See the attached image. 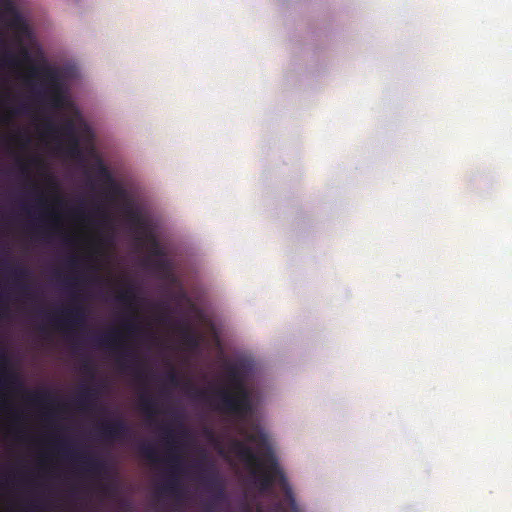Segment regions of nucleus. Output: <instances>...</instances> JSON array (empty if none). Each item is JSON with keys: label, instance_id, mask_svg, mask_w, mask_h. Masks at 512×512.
I'll list each match as a JSON object with an SVG mask.
<instances>
[{"label": "nucleus", "instance_id": "obj_1", "mask_svg": "<svg viewBox=\"0 0 512 512\" xmlns=\"http://www.w3.org/2000/svg\"><path fill=\"white\" fill-rule=\"evenodd\" d=\"M246 441L233 440L231 451L249 468L261 490L267 491L278 484L289 503L295 506L292 489L267 435L262 431L248 433Z\"/></svg>", "mask_w": 512, "mask_h": 512}, {"label": "nucleus", "instance_id": "obj_2", "mask_svg": "<svg viewBox=\"0 0 512 512\" xmlns=\"http://www.w3.org/2000/svg\"><path fill=\"white\" fill-rule=\"evenodd\" d=\"M242 364H228L226 366L229 387L215 391L217 401L214 408L226 415L244 420L253 411V400L250 389L245 384Z\"/></svg>", "mask_w": 512, "mask_h": 512}, {"label": "nucleus", "instance_id": "obj_3", "mask_svg": "<svg viewBox=\"0 0 512 512\" xmlns=\"http://www.w3.org/2000/svg\"><path fill=\"white\" fill-rule=\"evenodd\" d=\"M98 347L108 348L117 353L116 363L123 373L131 374L135 380L144 383L148 380V373L141 361L133 351L122 342V334L119 330H112L93 338Z\"/></svg>", "mask_w": 512, "mask_h": 512}, {"label": "nucleus", "instance_id": "obj_4", "mask_svg": "<svg viewBox=\"0 0 512 512\" xmlns=\"http://www.w3.org/2000/svg\"><path fill=\"white\" fill-rule=\"evenodd\" d=\"M163 438L166 441L167 457L164 459L170 466V473L165 483L159 488L160 494L169 495L177 502L183 498V489L178 477L181 471L182 457L175 445V431L168 426L161 427Z\"/></svg>", "mask_w": 512, "mask_h": 512}, {"label": "nucleus", "instance_id": "obj_5", "mask_svg": "<svg viewBox=\"0 0 512 512\" xmlns=\"http://www.w3.org/2000/svg\"><path fill=\"white\" fill-rule=\"evenodd\" d=\"M29 78H41L47 85V95L50 104L54 108H62L65 103V95L59 71L49 65L31 66Z\"/></svg>", "mask_w": 512, "mask_h": 512}, {"label": "nucleus", "instance_id": "obj_6", "mask_svg": "<svg viewBox=\"0 0 512 512\" xmlns=\"http://www.w3.org/2000/svg\"><path fill=\"white\" fill-rule=\"evenodd\" d=\"M196 466L200 468V483L208 492L212 493L211 500L206 505V510L212 512L216 505L226 500L223 481L213 466L202 467L201 463H198Z\"/></svg>", "mask_w": 512, "mask_h": 512}, {"label": "nucleus", "instance_id": "obj_7", "mask_svg": "<svg viewBox=\"0 0 512 512\" xmlns=\"http://www.w3.org/2000/svg\"><path fill=\"white\" fill-rule=\"evenodd\" d=\"M74 305L71 308L61 312V316H53L50 322L54 327L65 332H70L77 328H82L86 323V310L83 305L78 303V298L73 296Z\"/></svg>", "mask_w": 512, "mask_h": 512}, {"label": "nucleus", "instance_id": "obj_8", "mask_svg": "<svg viewBox=\"0 0 512 512\" xmlns=\"http://www.w3.org/2000/svg\"><path fill=\"white\" fill-rule=\"evenodd\" d=\"M116 299L125 305L131 312L122 322L123 329L129 334L134 335L141 330L139 323L136 321L135 304L137 302L136 288L131 282H126L125 289L119 291Z\"/></svg>", "mask_w": 512, "mask_h": 512}, {"label": "nucleus", "instance_id": "obj_9", "mask_svg": "<svg viewBox=\"0 0 512 512\" xmlns=\"http://www.w3.org/2000/svg\"><path fill=\"white\" fill-rule=\"evenodd\" d=\"M46 133L54 136L61 132L67 139V152L71 157L78 158L82 155L79 137L76 133L75 123L72 119H68L61 127L56 126L52 122H47L45 126Z\"/></svg>", "mask_w": 512, "mask_h": 512}, {"label": "nucleus", "instance_id": "obj_10", "mask_svg": "<svg viewBox=\"0 0 512 512\" xmlns=\"http://www.w3.org/2000/svg\"><path fill=\"white\" fill-rule=\"evenodd\" d=\"M57 446L63 454L70 455L73 460L83 464L84 470L90 475L96 477L107 475L108 468L104 461L86 454L69 453L68 445L65 441L57 442Z\"/></svg>", "mask_w": 512, "mask_h": 512}, {"label": "nucleus", "instance_id": "obj_11", "mask_svg": "<svg viewBox=\"0 0 512 512\" xmlns=\"http://www.w3.org/2000/svg\"><path fill=\"white\" fill-rule=\"evenodd\" d=\"M99 432L109 441H124L131 437V429L122 419L101 423Z\"/></svg>", "mask_w": 512, "mask_h": 512}, {"label": "nucleus", "instance_id": "obj_12", "mask_svg": "<svg viewBox=\"0 0 512 512\" xmlns=\"http://www.w3.org/2000/svg\"><path fill=\"white\" fill-rule=\"evenodd\" d=\"M0 360L3 364L0 366V387L12 390L22 389L23 383L20 379V376L7 367L8 358L2 352H0Z\"/></svg>", "mask_w": 512, "mask_h": 512}, {"label": "nucleus", "instance_id": "obj_13", "mask_svg": "<svg viewBox=\"0 0 512 512\" xmlns=\"http://www.w3.org/2000/svg\"><path fill=\"white\" fill-rule=\"evenodd\" d=\"M94 168L98 179L108 188H110L114 193H118L119 187L117 186L111 172L101 159L96 160Z\"/></svg>", "mask_w": 512, "mask_h": 512}, {"label": "nucleus", "instance_id": "obj_14", "mask_svg": "<svg viewBox=\"0 0 512 512\" xmlns=\"http://www.w3.org/2000/svg\"><path fill=\"white\" fill-rule=\"evenodd\" d=\"M98 390L93 387H83L79 391L75 402L80 409L87 410L91 408L98 397Z\"/></svg>", "mask_w": 512, "mask_h": 512}, {"label": "nucleus", "instance_id": "obj_15", "mask_svg": "<svg viewBox=\"0 0 512 512\" xmlns=\"http://www.w3.org/2000/svg\"><path fill=\"white\" fill-rule=\"evenodd\" d=\"M139 407L140 410L143 411L150 420L159 414L157 401L147 392L140 394Z\"/></svg>", "mask_w": 512, "mask_h": 512}, {"label": "nucleus", "instance_id": "obj_16", "mask_svg": "<svg viewBox=\"0 0 512 512\" xmlns=\"http://www.w3.org/2000/svg\"><path fill=\"white\" fill-rule=\"evenodd\" d=\"M6 11L11 14V19L9 21L10 27L21 34H26L28 32V25L26 24L22 15L13 7L10 2L7 3Z\"/></svg>", "mask_w": 512, "mask_h": 512}, {"label": "nucleus", "instance_id": "obj_17", "mask_svg": "<svg viewBox=\"0 0 512 512\" xmlns=\"http://www.w3.org/2000/svg\"><path fill=\"white\" fill-rule=\"evenodd\" d=\"M139 452L145 459H147L153 464H158L162 462V459L159 457L157 449L149 443H142L139 447Z\"/></svg>", "mask_w": 512, "mask_h": 512}, {"label": "nucleus", "instance_id": "obj_18", "mask_svg": "<svg viewBox=\"0 0 512 512\" xmlns=\"http://www.w3.org/2000/svg\"><path fill=\"white\" fill-rule=\"evenodd\" d=\"M154 269L164 276L170 274L172 266L170 261L165 257H159L153 262Z\"/></svg>", "mask_w": 512, "mask_h": 512}, {"label": "nucleus", "instance_id": "obj_19", "mask_svg": "<svg viewBox=\"0 0 512 512\" xmlns=\"http://www.w3.org/2000/svg\"><path fill=\"white\" fill-rule=\"evenodd\" d=\"M29 400L33 404L44 406L52 402V396L50 393L46 391L35 392L33 394H30Z\"/></svg>", "mask_w": 512, "mask_h": 512}, {"label": "nucleus", "instance_id": "obj_20", "mask_svg": "<svg viewBox=\"0 0 512 512\" xmlns=\"http://www.w3.org/2000/svg\"><path fill=\"white\" fill-rule=\"evenodd\" d=\"M20 65V61L16 55L12 52H5L0 58V67L8 66V67H18Z\"/></svg>", "mask_w": 512, "mask_h": 512}, {"label": "nucleus", "instance_id": "obj_21", "mask_svg": "<svg viewBox=\"0 0 512 512\" xmlns=\"http://www.w3.org/2000/svg\"><path fill=\"white\" fill-rule=\"evenodd\" d=\"M10 273L14 277L16 282H20L23 279H26L29 276V272L24 267H16L10 270Z\"/></svg>", "mask_w": 512, "mask_h": 512}, {"label": "nucleus", "instance_id": "obj_22", "mask_svg": "<svg viewBox=\"0 0 512 512\" xmlns=\"http://www.w3.org/2000/svg\"><path fill=\"white\" fill-rule=\"evenodd\" d=\"M150 252L157 258L165 256L163 249L161 248L159 242L155 238L151 239Z\"/></svg>", "mask_w": 512, "mask_h": 512}, {"label": "nucleus", "instance_id": "obj_23", "mask_svg": "<svg viewBox=\"0 0 512 512\" xmlns=\"http://www.w3.org/2000/svg\"><path fill=\"white\" fill-rule=\"evenodd\" d=\"M166 380L168 381L169 384H171L174 387L178 386L180 383L179 376L173 369L166 374Z\"/></svg>", "mask_w": 512, "mask_h": 512}, {"label": "nucleus", "instance_id": "obj_24", "mask_svg": "<svg viewBox=\"0 0 512 512\" xmlns=\"http://www.w3.org/2000/svg\"><path fill=\"white\" fill-rule=\"evenodd\" d=\"M184 340L189 346L192 347H195L198 344L196 337L188 331L184 333Z\"/></svg>", "mask_w": 512, "mask_h": 512}, {"label": "nucleus", "instance_id": "obj_25", "mask_svg": "<svg viewBox=\"0 0 512 512\" xmlns=\"http://www.w3.org/2000/svg\"><path fill=\"white\" fill-rule=\"evenodd\" d=\"M20 56H21V59H22L23 62H30L31 61L30 53H29V51L26 48H22L21 49Z\"/></svg>", "mask_w": 512, "mask_h": 512}, {"label": "nucleus", "instance_id": "obj_26", "mask_svg": "<svg viewBox=\"0 0 512 512\" xmlns=\"http://www.w3.org/2000/svg\"><path fill=\"white\" fill-rule=\"evenodd\" d=\"M80 261H79V258L77 256H71L69 259H68V266L72 269L78 267Z\"/></svg>", "mask_w": 512, "mask_h": 512}, {"label": "nucleus", "instance_id": "obj_27", "mask_svg": "<svg viewBox=\"0 0 512 512\" xmlns=\"http://www.w3.org/2000/svg\"><path fill=\"white\" fill-rule=\"evenodd\" d=\"M72 213L74 214V216H76L77 218H84L85 217V211L84 209L82 208V206L76 208V209H73Z\"/></svg>", "mask_w": 512, "mask_h": 512}, {"label": "nucleus", "instance_id": "obj_28", "mask_svg": "<svg viewBox=\"0 0 512 512\" xmlns=\"http://www.w3.org/2000/svg\"><path fill=\"white\" fill-rule=\"evenodd\" d=\"M99 488H100V491H101L103 494H105V495L110 494V493H111V491H112V486H111V485H109V484H100Z\"/></svg>", "mask_w": 512, "mask_h": 512}, {"label": "nucleus", "instance_id": "obj_29", "mask_svg": "<svg viewBox=\"0 0 512 512\" xmlns=\"http://www.w3.org/2000/svg\"><path fill=\"white\" fill-rule=\"evenodd\" d=\"M83 369H84L85 373H87V374H89L91 376H94V369H93L92 365L89 362H85L84 363Z\"/></svg>", "mask_w": 512, "mask_h": 512}, {"label": "nucleus", "instance_id": "obj_30", "mask_svg": "<svg viewBox=\"0 0 512 512\" xmlns=\"http://www.w3.org/2000/svg\"><path fill=\"white\" fill-rule=\"evenodd\" d=\"M30 164H33L35 166H42L43 165V161L39 158V157H32L30 160H29Z\"/></svg>", "mask_w": 512, "mask_h": 512}, {"label": "nucleus", "instance_id": "obj_31", "mask_svg": "<svg viewBox=\"0 0 512 512\" xmlns=\"http://www.w3.org/2000/svg\"><path fill=\"white\" fill-rule=\"evenodd\" d=\"M19 167H20V170L23 174H28L29 173V167L26 163H23V162H20L19 164Z\"/></svg>", "mask_w": 512, "mask_h": 512}, {"label": "nucleus", "instance_id": "obj_32", "mask_svg": "<svg viewBox=\"0 0 512 512\" xmlns=\"http://www.w3.org/2000/svg\"><path fill=\"white\" fill-rule=\"evenodd\" d=\"M37 204L39 207H44L46 205V200L45 198L40 195L38 198H37Z\"/></svg>", "mask_w": 512, "mask_h": 512}, {"label": "nucleus", "instance_id": "obj_33", "mask_svg": "<svg viewBox=\"0 0 512 512\" xmlns=\"http://www.w3.org/2000/svg\"><path fill=\"white\" fill-rule=\"evenodd\" d=\"M78 281H79V278L78 277H75L71 280H68L66 281L65 283L68 285V286H76L78 284Z\"/></svg>", "mask_w": 512, "mask_h": 512}, {"label": "nucleus", "instance_id": "obj_34", "mask_svg": "<svg viewBox=\"0 0 512 512\" xmlns=\"http://www.w3.org/2000/svg\"><path fill=\"white\" fill-rule=\"evenodd\" d=\"M197 396L201 399H207V392L205 390H198Z\"/></svg>", "mask_w": 512, "mask_h": 512}, {"label": "nucleus", "instance_id": "obj_35", "mask_svg": "<svg viewBox=\"0 0 512 512\" xmlns=\"http://www.w3.org/2000/svg\"><path fill=\"white\" fill-rule=\"evenodd\" d=\"M46 179L49 185L53 186L54 188L56 187L55 179L52 176L48 175Z\"/></svg>", "mask_w": 512, "mask_h": 512}, {"label": "nucleus", "instance_id": "obj_36", "mask_svg": "<svg viewBox=\"0 0 512 512\" xmlns=\"http://www.w3.org/2000/svg\"><path fill=\"white\" fill-rule=\"evenodd\" d=\"M8 262L6 260L0 259V267L7 268Z\"/></svg>", "mask_w": 512, "mask_h": 512}, {"label": "nucleus", "instance_id": "obj_37", "mask_svg": "<svg viewBox=\"0 0 512 512\" xmlns=\"http://www.w3.org/2000/svg\"><path fill=\"white\" fill-rule=\"evenodd\" d=\"M55 202L57 203V205H63L64 203L63 199L59 196L56 197Z\"/></svg>", "mask_w": 512, "mask_h": 512}, {"label": "nucleus", "instance_id": "obj_38", "mask_svg": "<svg viewBox=\"0 0 512 512\" xmlns=\"http://www.w3.org/2000/svg\"><path fill=\"white\" fill-rule=\"evenodd\" d=\"M93 280H94L95 282H97V283H100V282H102V281H103V278H101V277H99V276H95V277L93 278Z\"/></svg>", "mask_w": 512, "mask_h": 512}, {"label": "nucleus", "instance_id": "obj_39", "mask_svg": "<svg viewBox=\"0 0 512 512\" xmlns=\"http://www.w3.org/2000/svg\"><path fill=\"white\" fill-rule=\"evenodd\" d=\"M65 242H66V243H72V242H73V238H71V237H65Z\"/></svg>", "mask_w": 512, "mask_h": 512}, {"label": "nucleus", "instance_id": "obj_40", "mask_svg": "<svg viewBox=\"0 0 512 512\" xmlns=\"http://www.w3.org/2000/svg\"><path fill=\"white\" fill-rule=\"evenodd\" d=\"M22 290H23V292H24L25 294H27V292H28L29 288H28V286L24 285V286H22Z\"/></svg>", "mask_w": 512, "mask_h": 512}, {"label": "nucleus", "instance_id": "obj_41", "mask_svg": "<svg viewBox=\"0 0 512 512\" xmlns=\"http://www.w3.org/2000/svg\"><path fill=\"white\" fill-rule=\"evenodd\" d=\"M2 300H3V297H2V294L0 293V307H2V306H3V305H2V304H3V301H2Z\"/></svg>", "mask_w": 512, "mask_h": 512}, {"label": "nucleus", "instance_id": "obj_42", "mask_svg": "<svg viewBox=\"0 0 512 512\" xmlns=\"http://www.w3.org/2000/svg\"><path fill=\"white\" fill-rule=\"evenodd\" d=\"M18 113H19V111H18V110H13V111H12V114H18Z\"/></svg>", "mask_w": 512, "mask_h": 512}]
</instances>
